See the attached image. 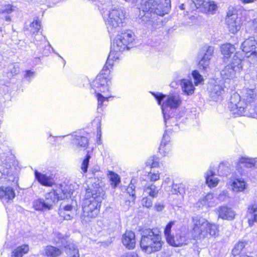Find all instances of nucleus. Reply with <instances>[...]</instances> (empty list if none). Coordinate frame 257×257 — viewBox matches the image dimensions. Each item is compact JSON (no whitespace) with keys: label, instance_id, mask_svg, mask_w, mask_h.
I'll list each match as a JSON object with an SVG mask.
<instances>
[{"label":"nucleus","instance_id":"obj_38","mask_svg":"<svg viewBox=\"0 0 257 257\" xmlns=\"http://www.w3.org/2000/svg\"><path fill=\"white\" fill-rule=\"evenodd\" d=\"M107 175L111 187L115 188L120 182V177L115 173L110 171H108Z\"/></svg>","mask_w":257,"mask_h":257},{"label":"nucleus","instance_id":"obj_35","mask_svg":"<svg viewBox=\"0 0 257 257\" xmlns=\"http://www.w3.org/2000/svg\"><path fill=\"white\" fill-rule=\"evenodd\" d=\"M235 51V48L234 45L229 43L223 44L221 47V53L226 58L230 57V55L233 53Z\"/></svg>","mask_w":257,"mask_h":257},{"label":"nucleus","instance_id":"obj_48","mask_svg":"<svg viewBox=\"0 0 257 257\" xmlns=\"http://www.w3.org/2000/svg\"><path fill=\"white\" fill-rule=\"evenodd\" d=\"M147 165H149L151 168L156 167L159 165V159L156 157H151L147 162Z\"/></svg>","mask_w":257,"mask_h":257},{"label":"nucleus","instance_id":"obj_34","mask_svg":"<svg viewBox=\"0 0 257 257\" xmlns=\"http://www.w3.org/2000/svg\"><path fill=\"white\" fill-rule=\"evenodd\" d=\"M29 250L28 245L23 244L18 246L14 249L12 252V257H22L25 254L27 253Z\"/></svg>","mask_w":257,"mask_h":257},{"label":"nucleus","instance_id":"obj_4","mask_svg":"<svg viewBox=\"0 0 257 257\" xmlns=\"http://www.w3.org/2000/svg\"><path fill=\"white\" fill-rule=\"evenodd\" d=\"M193 233L197 239L216 237L219 234L218 227L215 224L209 223L205 219L196 216L192 217Z\"/></svg>","mask_w":257,"mask_h":257},{"label":"nucleus","instance_id":"obj_17","mask_svg":"<svg viewBox=\"0 0 257 257\" xmlns=\"http://www.w3.org/2000/svg\"><path fill=\"white\" fill-rule=\"evenodd\" d=\"M190 10L194 11L200 7L204 9L205 12H212L217 9V5L213 1L205 2L204 0H189Z\"/></svg>","mask_w":257,"mask_h":257},{"label":"nucleus","instance_id":"obj_1","mask_svg":"<svg viewBox=\"0 0 257 257\" xmlns=\"http://www.w3.org/2000/svg\"><path fill=\"white\" fill-rule=\"evenodd\" d=\"M100 12L109 34L119 30L125 19L124 10L117 6L109 4L103 6Z\"/></svg>","mask_w":257,"mask_h":257},{"label":"nucleus","instance_id":"obj_55","mask_svg":"<svg viewBox=\"0 0 257 257\" xmlns=\"http://www.w3.org/2000/svg\"><path fill=\"white\" fill-rule=\"evenodd\" d=\"M59 213L60 215L62 217H63L64 219L65 220H70L72 218V216L69 212H65L63 210H59Z\"/></svg>","mask_w":257,"mask_h":257},{"label":"nucleus","instance_id":"obj_63","mask_svg":"<svg viewBox=\"0 0 257 257\" xmlns=\"http://www.w3.org/2000/svg\"><path fill=\"white\" fill-rule=\"evenodd\" d=\"M90 158H91L90 156L88 154H87L86 155V157L84 160H87V161L89 162V160H90Z\"/></svg>","mask_w":257,"mask_h":257},{"label":"nucleus","instance_id":"obj_5","mask_svg":"<svg viewBox=\"0 0 257 257\" xmlns=\"http://www.w3.org/2000/svg\"><path fill=\"white\" fill-rule=\"evenodd\" d=\"M158 101V103L161 105L162 113L165 123L167 119L170 117V112L173 108H178L181 104L180 96L178 94L165 95L162 93H155L152 92Z\"/></svg>","mask_w":257,"mask_h":257},{"label":"nucleus","instance_id":"obj_56","mask_svg":"<svg viewBox=\"0 0 257 257\" xmlns=\"http://www.w3.org/2000/svg\"><path fill=\"white\" fill-rule=\"evenodd\" d=\"M89 162L87 161V160H83L81 169L83 171L84 173H86L87 171L88 167Z\"/></svg>","mask_w":257,"mask_h":257},{"label":"nucleus","instance_id":"obj_7","mask_svg":"<svg viewBox=\"0 0 257 257\" xmlns=\"http://www.w3.org/2000/svg\"><path fill=\"white\" fill-rule=\"evenodd\" d=\"M240 98L239 94L236 93H233L231 96L229 105L231 111H233L234 113H237L241 115H246V111H248L252 117H257V105L244 103L243 102L241 101L238 102Z\"/></svg>","mask_w":257,"mask_h":257},{"label":"nucleus","instance_id":"obj_44","mask_svg":"<svg viewBox=\"0 0 257 257\" xmlns=\"http://www.w3.org/2000/svg\"><path fill=\"white\" fill-rule=\"evenodd\" d=\"M246 31H249L250 33H257V19H254L247 22Z\"/></svg>","mask_w":257,"mask_h":257},{"label":"nucleus","instance_id":"obj_39","mask_svg":"<svg viewBox=\"0 0 257 257\" xmlns=\"http://www.w3.org/2000/svg\"><path fill=\"white\" fill-rule=\"evenodd\" d=\"M92 89H94V92L96 93V97L98 100V107H100L102 106L103 102L105 100H107V97H104L101 94L99 93L98 92H101V90L102 89V87L101 86V84H99L98 87H91Z\"/></svg>","mask_w":257,"mask_h":257},{"label":"nucleus","instance_id":"obj_26","mask_svg":"<svg viewBox=\"0 0 257 257\" xmlns=\"http://www.w3.org/2000/svg\"><path fill=\"white\" fill-rule=\"evenodd\" d=\"M219 216L223 219L231 220L234 218L235 213L230 208L226 206H221L218 210Z\"/></svg>","mask_w":257,"mask_h":257},{"label":"nucleus","instance_id":"obj_10","mask_svg":"<svg viewBox=\"0 0 257 257\" xmlns=\"http://www.w3.org/2000/svg\"><path fill=\"white\" fill-rule=\"evenodd\" d=\"M144 4H142L141 7L137 11H139L140 14L138 16V21L140 23L146 25L148 27H152L156 29L162 25V20L158 19V16H156L154 13L151 12V10H146L143 9Z\"/></svg>","mask_w":257,"mask_h":257},{"label":"nucleus","instance_id":"obj_51","mask_svg":"<svg viewBox=\"0 0 257 257\" xmlns=\"http://www.w3.org/2000/svg\"><path fill=\"white\" fill-rule=\"evenodd\" d=\"M169 141V137L167 135L166 131L164 134L162 140L161 141L159 150L161 151L162 148H163L167 144V143Z\"/></svg>","mask_w":257,"mask_h":257},{"label":"nucleus","instance_id":"obj_64","mask_svg":"<svg viewBox=\"0 0 257 257\" xmlns=\"http://www.w3.org/2000/svg\"><path fill=\"white\" fill-rule=\"evenodd\" d=\"M38 1L40 4H44L46 0H38Z\"/></svg>","mask_w":257,"mask_h":257},{"label":"nucleus","instance_id":"obj_24","mask_svg":"<svg viewBox=\"0 0 257 257\" xmlns=\"http://www.w3.org/2000/svg\"><path fill=\"white\" fill-rule=\"evenodd\" d=\"M15 197V193L14 189L11 187H0V199L3 201L8 202L12 200Z\"/></svg>","mask_w":257,"mask_h":257},{"label":"nucleus","instance_id":"obj_43","mask_svg":"<svg viewBox=\"0 0 257 257\" xmlns=\"http://www.w3.org/2000/svg\"><path fill=\"white\" fill-rule=\"evenodd\" d=\"M174 223L175 221H170L168 223V224L165 227L164 230V234L167 242H168L169 240H170L173 236L171 235V228L173 225L174 224Z\"/></svg>","mask_w":257,"mask_h":257},{"label":"nucleus","instance_id":"obj_57","mask_svg":"<svg viewBox=\"0 0 257 257\" xmlns=\"http://www.w3.org/2000/svg\"><path fill=\"white\" fill-rule=\"evenodd\" d=\"M120 257H139L136 252H128L123 254Z\"/></svg>","mask_w":257,"mask_h":257},{"label":"nucleus","instance_id":"obj_14","mask_svg":"<svg viewBox=\"0 0 257 257\" xmlns=\"http://www.w3.org/2000/svg\"><path fill=\"white\" fill-rule=\"evenodd\" d=\"M241 47L246 57L251 58L253 63L257 62V39L252 37L246 39Z\"/></svg>","mask_w":257,"mask_h":257},{"label":"nucleus","instance_id":"obj_27","mask_svg":"<svg viewBox=\"0 0 257 257\" xmlns=\"http://www.w3.org/2000/svg\"><path fill=\"white\" fill-rule=\"evenodd\" d=\"M11 161L6 154L1 157L0 171L4 175L8 174L9 170L11 168Z\"/></svg>","mask_w":257,"mask_h":257},{"label":"nucleus","instance_id":"obj_13","mask_svg":"<svg viewBox=\"0 0 257 257\" xmlns=\"http://www.w3.org/2000/svg\"><path fill=\"white\" fill-rule=\"evenodd\" d=\"M236 53L233 57L229 64L227 65L220 72L221 77L225 79L232 78L235 72L242 69L241 59Z\"/></svg>","mask_w":257,"mask_h":257},{"label":"nucleus","instance_id":"obj_59","mask_svg":"<svg viewBox=\"0 0 257 257\" xmlns=\"http://www.w3.org/2000/svg\"><path fill=\"white\" fill-rule=\"evenodd\" d=\"M35 74L34 72L31 71V70H27L26 71L25 77L26 78L29 77V78L34 77Z\"/></svg>","mask_w":257,"mask_h":257},{"label":"nucleus","instance_id":"obj_60","mask_svg":"<svg viewBox=\"0 0 257 257\" xmlns=\"http://www.w3.org/2000/svg\"><path fill=\"white\" fill-rule=\"evenodd\" d=\"M155 208L157 211H161L164 208V205L161 204H156Z\"/></svg>","mask_w":257,"mask_h":257},{"label":"nucleus","instance_id":"obj_8","mask_svg":"<svg viewBox=\"0 0 257 257\" xmlns=\"http://www.w3.org/2000/svg\"><path fill=\"white\" fill-rule=\"evenodd\" d=\"M143 9L151 10L156 16H164L168 14L171 9L170 0H148L144 4Z\"/></svg>","mask_w":257,"mask_h":257},{"label":"nucleus","instance_id":"obj_18","mask_svg":"<svg viewBox=\"0 0 257 257\" xmlns=\"http://www.w3.org/2000/svg\"><path fill=\"white\" fill-rule=\"evenodd\" d=\"M254 164L255 160L253 158L241 157L236 163V169L241 175H245L248 169L255 167Z\"/></svg>","mask_w":257,"mask_h":257},{"label":"nucleus","instance_id":"obj_46","mask_svg":"<svg viewBox=\"0 0 257 257\" xmlns=\"http://www.w3.org/2000/svg\"><path fill=\"white\" fill-rule=\"evenodd\" d=\"M229 173V169L227 167H225L223 164H220L218 175L219 176H227Z\"/></svg>","mask_w":257,"mask_h":257},{"label":"nucleus","instance_id":"obj_12","mask_svg":"<svg viewBox=\"0 0 257 257\" xmlns=\"http://www.w3.org/2000/svg\"><path fill=\"white\" fill-rule=\"evenodd\" d=\"M134 39L131 32H124L117 35L111 43V49L115 51L122 52L125 48L130 49L128 45L134 41Z\"/></svg>","mask_w":257,"mask_h":257},{"label":"nucleus","instance_id":"obj_15","mask_svg":"<svg viewBox=\"0 0 257 257\" xmlns=\"http://www.w3.org/2000/svg\"><path fill=\"white\" fill-rule=\"evenodd\" d=\"M109 73V68L106 65L104 66L100 73L96 76L95 80L92 82L91 84V87H98L99 84H101L102 88L101 90V92L109 91V85L110 82L106 78V76Z\"/></svg>","mask_w":257,"mask_h":257},{"label":"nucleus","instance_id":"obj_21","mask_svg":"<svg viewBox=\"0 0 257 257\" xmlns=\"http://www.w3.org/2000/svg\"><path fill=\"white\" fill-rule=\"evenodd\" d=\"M238 102H243L244 103L251 104L256 97V93L253 89L244 88L241 91V96Z\"/></svg>","mask_w":257,"mask_h":257},{"label":"nucleus","instance_id":"obj_52","mask_svg":"<svg viewBox=\"0 0 257 257\" xmlns=\"http://www.w3.org/2000/svg\"><path fill=\"white\" fill-rule=\"evenodd\" d=\"M148 177L151 181L154 182L160 179V174L158 172L157 173L150 172Z\"/></svg>","mask_w":257,"mask_h":257},{"label":"nucleus","instance_id":"obj_58","mask_svg":"<svg viewBox=\"0 0 257 257\" xmlns=\"http://www.w3.org/2000/svg\"><path fill=\"white\" fill-rule=\"evenodd\" d=\"M213 195L212 194H208L203 198V201H207L208 204H210L211 200L213 199Z\"/></svg>","mask_w":257,"mask_h":257},{"label":"nucleus","instance_id":"obj_37","mask_svg":"<svg viewBox=\"0 0 257 257\" xmlns=\"http://www.w3.org/2000/svg\"><path fill=\"white\" fill-rule=\"evenodd\" d=\"M144 191L152 198H157L158 196L159 189L153 184L145 186L144 188Z\"/></svg>","mask_w":257,"mask_h":257},{"label":"nucleus","instance_id":"obj_2","mask_svg":"<svg viewBox=\"0 0 257 257\" xmlns=\"http://www.w3.org/2000/svg\"><path fill=\"white\" fill-rule=\"evenodd\" d=\"M157 228H146L141 232L140 246L145 252L150 254L160 250L163 242Z\"/></svg>","mask_w":257,"mask_h":257},{"label":"nucleus","instance_id":"obj_54","mask_svg":"<svg viewBox=\"0 0 257 257\" xmlns=\"http://www.w3.org/2000/svg\"><path fill=\"white\" fill-rule=\"evenodd\" d=\"M210 206V204H208L207 201H203V199H200L198 202L196 203V207L199 208H203V207H205L207 208Z\"/></svg>","mask_w":257,"mask_h":257},{"label":"nucleus","instance_id":"obj_41","mask_svg":"<svg viewBox=\"0 0 257 257\" xmlns=\"http://www.w3.org/2000/svg\"><path fill=\"white\" fill-rule=\"evenodd\" d=\"M247 244L245 241H239L235 244L234 248L232 250V253L234 256L239 254L240 252L245 247Z\"/></svg>","mask_w":257,"mask_h":257},{"label":"nucleus","instance_id":"obj_31","mask_svg":"<svg viewBox=\"0 0 257 257\" xmlns=\"http://www.w3.org/2000/svg\"><path fill=\"white\" fill-rule=\"evenodd\" d=\"M62 250L54 246L48 245L44 249L45 254L48 257H57L62 253Z\"/></svg>","mask_w":257,"mask_h":257},{"label":"nucleus","instance_id":"obj_29","mask_svg":"<svg viewBox=\"0 0 257 257\" xmlns=\"http://www.w3.org/2000/svg\"><path fill=\"white\" fill-rule=\"evenodd\" d=\"M72 143L76 146L77 148L86 149L88 145V140L86 137L76 136L72 139Z\"/></svg>","mask_w":257,"mask_h":257},{"label":"nucleus","instance_id":"obj_9","mask_svg":"<svg viewBox=\"0 0 257 257\" xmlns=\"http://www.w3.org/2000/svg\"><path fill=\"white\" fill-rule=\"evenodd\" d=\"M101 203L85 199L82 205L83 213L81 216L83 223H87L95 218L99 212Z\"/></svg>","mask_w":257,"mask_h":257},{"label":"nucleus","instance_id":"obj_61","mask_svg":"<svg viewBox=\"0 0 257 257\" xmlns=\"http://www.w3.org/2000/svg\"><path fill=\"white\" fill-rule=\"evenodd\" d=\"M90 171L92 174L95 175V174L99 171V167L98 166H95L94 168L91 169Z\"/></svg>","mask_w":257,"mask_h":257},{"label":"nucleus","instance_id":"obj_16","mask_svg":"<svg viewBox=\"0 0 257 257\" xmlns=\"http://www.w3.org/2000/svg\"><path fill=\"white\" fill-rule=\"evenodd\" d=\"M201 51L198 56L199 60L198 65L200 69L205 70L210 64V60L214 52V47L209 46L204 48Z\"/></svg>","mask_w":257,"mask_h":257},{"label":"nucleus","instance_id":"obj_22","mask_svg":"<svg viewBox=\"0 0 257 257\" xmlns=\"http://www.w3.org/2000/svg\"><path fill=\"white\" fill-rule=\"evenodd\" d=\"M36 179L42 185L48 187L52 186L54 183V180L52 176L42 174L37 170L35 171Z\"/></svg>","mask_w":257,"mask_h":257},{"label":"nucleus","instance_id":"obj_6","mask_svg":"<svg viewBox=\"0 0 257 257\" xmlns=\"http://www.w3.org/2000/svg\"><path fill=\"white\" fill-rule=\"evenodd\" d=\"M102 182L97 177H91L87 181L85 199L101 203L105 197V192L102 188Z\"/></svg>","mask_w":257,"mask_h":257},{"label":"nucleus","instance_id":"obj_32","mask_svg":"<svg viewBox=\"0 0 257 257\" xmlns=\"http://www.w3.org/2000/svg\"><path fill=\"white\" fill-rule=\"evenodd\" d=\"M231 185L233 191L235 192L242 191L246 187V183L242 178L235 179L232 182Z\"/></svg>","mask_w":257,"mask_h":257},{"label":"nucleus","instance_id":"obj_45","mask_svg":"<svg viewBox=\"0 0 257 257\" xmlns=\"http://www.w3.org/2000/svg\"><path fill=\"white\" fill-rule=\"evenodd\" d=\"M192 75L194 79L195 85H198L203 81L202 75L200 74L197 70H194Z\"/></svg>","mask_w":257,"mask_h":257},{"label":"nucleus","instance_id":"obj_28","mask_svg":"<svg viewBox=\"0 0 257 257\" xmlns=\"http://www.w3.org/2000/svg\"><path fill=\"white\" fill-rule=\"evenodd\" d=\"M247 213L248 215V223L250 226H251L254 222H257V202L248 207Z\"/></svg>","mask_w":257,"mask_h":257},{"label":"nucleus","instance_id":"obj_49","mask_svg":"<svg viewBox=\"0 0 257 257\" xmlns=\"http://www.w3.org/2000/svg\"><path fill=\"white\" fill-rule=\"evenodd\" d=\"M142 203L144 206L147 208L152 207L153 205L152 198L150 196L143 198L142 200Z\"/></svg>","mask_w":257,"mask_h":257},{"label":"nucleus","instance_id":"obj_11","mask_svg":"<svg viewBox=\"0 0 257 257\" xmlns=\"http://www.w3.org/2000/svg\"><path fill=\"white\" fill-rule=\"evenodd\" d=\"M55 236L54 242L58 246L65 248V251L69 257H79L77 247L67 240V236L59 232H56Z\"/></svg>","mask_w":257,"mask_h":257},{"label":"nucleus","instance_id":"obj_42","mask_svg":"<svg viewBox=\"0 0 257 257\" xmlns=\"http://www.w3.org/2000/svg\"><path fill=\"white\" fill-rule=\"evenodd\" d=\"M29 29L32 34L38 33L41 29L40 22L38 20H34L30 25Z\"/></svg>","mask_w":257,"mask_h":257},{"label":"nucleus","instance_id":"obj_40","mask_svg":"<svg viewBox=\"0 0 257 257\" xmlns=\"http://www.w3.org/2000/svg\"><path fill=\"white\" fill-rule=\"evenodd\" d=\"M171 192L173 194L183 196L185 194V186L182 183L176 184L172 185Z\"/></svg>","mask_w":257,"mask_h":257},{"label":"nucleus","instance_id":"obj_50","mask_svg":"<svg viewBox=\"0 0 257 257\" xmlns=\"http://www.w3.org/2000/svg\"><path fill=\"white\" fill-rule=\"evenodd\" d=\"M15 7L11 5H7L2 7L1 11L2 14H10L14 11Z\"/></svg>","mask_w":257,"mask_h":257},{"label":"nucleus","instance_id":"obj_36","mask_svg":"<svg viewBox=\"0 0 257 257\" xmlns=\"http://www.w3.org/2000/svg\"><path fill=\"white\" fill-rule=\"evenodd\" d=\"M121 52L115 51L113 49L110 48V51L107 57L106 63L104 66H112L114 61L118 59Z\"/></svg>","mask_w":257,"mask_h":257},{"label":"nucleus","instance_id":"obj_23","mask_svg":"<svg viewBox=\"0 0 257 257\" xmlns=\"http://www.w3.org/2000/svg\"><path fill=\"white\" fill-rule=\"evenodd\" d=\"M224 92V88L222 85L213 84L209 90V96L212 100L217 101L220 99L221 95Z\"/></svg>","mask_w":257,"mask_h":257},{"label":"nucleus","instance_id":"obj_20","mask_svg":"<svg viewBox=\"0 0 257 257\" xmlns=\"http://www.w3.org/2000/svg\"><path fill=\"white\" fill-rule=\"evenodd\" d=\"M122 243L129 249H133L136 246V236L134 232L126 231L122 236Z\"/></svg>","mask_w":257,"mask_h":257},{"label":"nucleus","instance_id":"obj_19","mask_svg":"<svg viewBox=\"0 0 257 257\" xmlns=\"http://www.w3.org/2000/svg\"><path fill=\"white\" fill-rule=\"evenodd\" d=\"M226 23L229 31L235 34L241 28L240 19L238 17L237 14L228 11L226 18Z\"/></svg>","mask_w":257,"mask_h":257},{"label":"nucleus","instance_id":"obj_25","mask_svg":"<svg viewBox=\"0 0 257 257\" xmlns=\"http://www.w3.org/2000/svg\"><path fill=\"white\" fill-rule=\"evenodd\" d=\"M216 175L217 174L213 169L210 167V169L205 174L206 183L209 187H214L218 184L219 180L216 177Z\"/></svg>","mask_w":257,"mask_h":257},{"label":"nucleus","instance_id":"obj_47","mask_svg":"<svg viewBox=\"0 0 257 257\" xmlns=\"http://www.w3.org/2000/svg\"><path fill=\"white\" fill-rule=\"evenodd\" d=\"M135 186L133 184L132 181H131V184L127 187L126 189V191L129 195L132 196L133 200H134L136 199V191H135Z\"/></svg>","mask_w":257,"mask_h":257},{"label":"nucleus","instance_id":"obj_3","mask_svg":"<svg viewBox=\"0 0 257 257\" xmlns=\"http://www.w3.org/2000/svg\"><path fill=\"white\" fill-rule=\"evenodd\" d=\"M71 191L63 188L62 186L45 195V200L39 199L33 202V207L37 211H47L52 209L53 206L59 200L70 197Z\"/></svg>","mask_w":257,"mask_h":257},{"label":"nucleus","instance_id":"obj_30","mask_svg":"<svg viewBox=\"0 0 257 257\" xmlns=\"http://www.w3.org/2000/svg\"><path fill=\"white\" fill-rule=\"evenodd\" d=\"M183 91L187 95H191L194 93L195 87L192 82L188 79H182L180 83Z\"/></svg>","mask_w":257,"mask_h":257},{"label":"nucleus","instance_id":"obj_53","mask_svg":"<svg viewBox=\"0 0 257 257\" xmlns=\"http://www.w3.org/2000/svg\"><path fill=\"white\" fill-rule=\"evenodd\" d=\"M59 210H63L64 212H70L72 209V205L70 204H64V203L61 204Z\"/></svg>","mask_w":257,"mask_h":257},{"label":"nucleus","instance_id":"obj_33","mask_svg":"<svg viewBox=\"0 0 257 257\" xmlns=\"http://www.w3.org/2000/svg\"><path fill=\"white\" fill-rule=\"evenodd\" d=\"M170 245L174 246H181L187 244V240L184 236L176 235L169 240L168 242Z\"/></svg>","mask_w":257,"mask_h":257},{"label":"nucleus","instance_id":"obj_62","mask_svg":"<svg viewBox=\"0 0 257 257\" xmlns=\"http://www.w3.org/2000/svg\"><path fill=\"white\" fill-rule=\"evenodd\" d=\"M1 18L8 22H10L11 21V17L9 15L2 16Z\"/></svg>","mask_w":257,"mask_h":257}]
</instances>
